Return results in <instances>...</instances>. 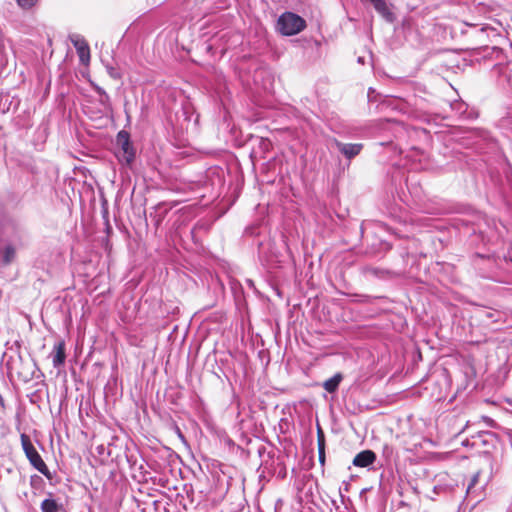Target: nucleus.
<instances>
[{"mask_svg":"<svg viewBox=\"0 0 512 512\" xmlns=\"http://www.w3.org/2000/svg\"><path fill=\"white\" fill-rule=\"evenodd\" d=\"M13 254V249L8 247L5 252V260L6 262H9L10 255Z\"/></svg>","mask_w":512,"mask_h":512,"instance_id":"nucleus-20","label":"nucleus"},{"mask_svg":"<svg viewBox=\"0 0 512 512\" xmlns=\"http://www.w3.org/2000/svg\"><path fill=\"white\" fill-rule=\"evenodd\" d=\"M36 2L37 0H17L18 5L24 9L33 7Z\"/></svg>","mask_w":512,"mask_h":512,"instance_id":"nucleus-17","label":"nucleus"},{"mask_svg":"<svg viewBox=\"0 0 512 512\" xmlns=\"http://www.w3.org/2000/svg\"><path fill=\"white\" fill-rule=\"evenodd\" d=\"M376 460V454L372 450H363L359 452L353 459V465L365 468L373 464Z\"/></svg>","mask_w":512,"mask_h":512,"instance_id":"nucleus-6","label":"nucleus"},{"mask_svg":"<svg viewBox=\"0 0 512 512\" xmlns=\"http://www.w3.org/2000/svg\"><path fill=\"white\" fill-rule=\"evenodd\" d=\"M338 151L347 159L356 157L363 149L362 143H343L337 139L333 140Z\"/></svg>","mask_w":512,"mask_h":512,"instance_id":"nucleus-5","label":"nucleus"},{"mask_svg":"<svg viewBox=\"0 0 512 512\" xmlns=\"http://www.w3.org/2000/svg\"><path fill=\"white\" fill-rule=\"evenodd\" d=\"M108 73L111 77L115 79L120 78L119 73L113 67L108 68Z\"/></svg>","mask_w":512,"mask_h":512,"instance_id":"nucleus-19","label":"nucleus"},{"mask_svg":"<svg viewBox=\"0 0 512 512\" xmlns=\"http://www.w3.org/2000/svg\"><path fill=\"white\" fill-rule=\"evenodd\" d=\"M21 446L27 457L29 463L42 475H44L49 481L53 480L52 473L49 471L47 465L43 461L42 457L34 447L30 437L27 434H21Z\"/></svg>","mask_w":512,"mask_h":512,"instance_id":"nucleus-1","label":"nucleus"},{"mask_svg":"<svg viewBox=\"0 0 512 512\" xmlns=\"http://www.w3.org/2000/svg\"><path fill=\"white\" fill-rule=\"evenodd\" d=\"M69 40L75 47L81 63L85 64L90 59V48L83 36L77 33L69 35Z\"/></svg>","mask_w":512,"mask_h":512,"instance_id":"nucleus-4","label":"nucleus"},{"mask_svg":"<svg viewBox=\"0 0 512 512\" xmlns=\"http://www.w3.org/2000/svg\"><path fill=\"white\" fill-rule=\"evenodd\" d=\"M500 73H503L506 75V80L509 83V85L512 86V68L509 69V74H507L508 67H502V66H496L495 67Z\"/></svg>","mask_w":512,"mask_h":512,"instance_id":"nucleus-16","label":"nucleus"},{"mask_svg":"<svg viewBox=\"0 0 512 512\" xmlns=\"http://www.w3.org/2000/svg\"><path fill=\"white\" fill-rule=\"evenodd\" d=\"M393 453V448L388 445V444H385L383 446V455L386 457V458H390V456L392 455Z\"/></svg>","mask_w":512,"mask_h":512,"instance_id":"nucleus-18","label":"nucleus"},{"mask_svg":"<svg viewBox=\"0 0 512 512\" xmlns=\"http://www.w3.org/2000/svg\"><path fill=\"white\" fill-rule=\"evenodd\" d=\"M341 380L342 375L337 373L323 383V388L329 393H334L338 389Z\"/></svg>","mask_w":512,"mask_h":512,"instance_id":"nucleus-10","label":"nucleus"},{"mask_svg":"<svg viewBox=\"0 0 512 512\" xmlns=\"http://www.w3.org/2000/svg\"><path fill=\"white\" fill-rule=\"evenodd\" d=\"M116 143L119 147V151L116 153L118 160L130 165L135 159V149L131 144L130 134L126 130L119 131Z\"/></svg>","mask_w":512,"mask_h":512,"instance_id":"nucleus-3","label":"nucleus"},{"mask_svg":"<svg viewBox=\"0 0 512 512\" xmlns=\"http://www.w3.org/2000/svg\"><path fill=\"white\" fill-rule=\"evenodd\" d=\"M99 104L102 106V111L104 113L107 114L112 112V104L107 93L99 96Z\"/></svg>","mask_w":512,"mask_h":512,"instance_id":"nucleus-13","label":"nucleus"},{"mask_svg":"<svg viewBox=\"0 0 512 512\" xmlns=\"http://www.w3.org/2000/svg\"><path fill=\"white\" fill-rule=\"evenodd\" d=\"M318 456L321 465L325 463V440L321 429H318Z\"/></svg>","mask_w":512,"mask_h":512,"instance_id":"nucleus-11","label":"nucleus"},{"mask_svg":"<svg viewBox=\"0 0 512 512\" xmlns=\"http://www.w3.org/2000/svg\"><path fill=\"white\" fill-rule=\"evenodd\" d=\"M42 512H57L58 503L52 498H47L41 503Z\"/></svg>","mask_w":512,"mask_h":512,"instance_id":"nucleus-12","label":"nucleus"},{"mask_svg":"<svg viewBox=\"0 0 512 512\" xmlns=\"http://www.w3.org/2000/svg\"><path fill=\"white\" fill-rule=\"evenodd\" d=\"M306 28V21L293 12H284L277 20V30L285 36L300 33Z\"/></svg>","mask_w":512,"mask_h":512,"instance_id":"nucleus-2","label":"nucleus"},{"mask_svg":"<svg viewBox=\"0 0 512 512\" xmlns=\"http://www.w3.org/2000/svg\"><path fill=\"white\" fill-rule=\"evenodd\" d=\"M479 476H480V472H477L472 476V478L468 484V487H467V494L473 493V489L476 486V484L478 483Z\"/></svg>","mask_w":512,"mask_h":512,"instance_id":"nucleus-15","label":"nucleus"},{"mask_svg":"<svg viewBox=\"0 0 512 512\" xmlns=\"http://www.w3.org/2000/svg\"><path fill=\"white\" fill-rule=\"evenodd\" d=\"M261 146H263L264 149H268L270 146V142L268 140L261 139L260 140Z\"/></svg>","mask_w":512,"mask_h":512,"instance_id":"nucleus-21","label":"nucleus"},{"mask_svg":"<svg viewBox=\"0 0 512 512\" xmlns=\"http://www.w3.org/2000/svg\"><path fill=\"white\" fill-rule=\"evenodd\" d=\"M500 126L503 129L510 130L512 132V113H508L507 116L500 119Z\"/></svg>","mask_w":512,"mask_h":512,"instance_id":"nucleus-14","label":"nucleus"},{"mask_svg":"<svg viewBox=\"0 0 512 512\" xmlns=\"http://www.w3.org/2000/svg\"><path fill=\"white\" fill-rule=\"evenodd\" d=\"M95 91L98 93L99 96H101L102 94H106V91L100 86H95Z\"/></svg>","mask_w":512,"mask_h":512,"instance_id":"nucleus-22","label":"nucleus"},{"mask_svg":"<svg viewBox=\"0 0 512 512\" xmlns=\"http://www.w3.org/2000/svg\"><path fill=\"white\" fill-rule=\"evenodd\" d=\"M52 357V363L55 368H58L62 366L66 359V353H65V342L63 340L58 341L54 347L53 351L51 353Z\"/></svg>","mask_w":512,"mask_h":512,"instance_id":"nucleus-8","label":"nucleus"},{"mask_svg":"<svg viewBox=\"0 0 512 512\" xmlns=\"http://www.w3.org/2000/svg\"><path fill=\"white\" fill-rule=\"evenodd\" d=\"M478 32L480 36L485 35L487 39L493 43H498V39H503L502 35L497 31V29L488 25L482 26Z\"/></svg>","mask_w":512,"mask_h":512,"instance_id":"nucleus-9","label":"nucleus"},{"mask_svg":"<svg viewBox=\"0 0 512 512\" xmlns=\"http://www.w3.org/2000/svg\"><path fill=\"white\" fill-rule=\"evenodd\" d=\"M264 468L268 469L269 473L278 479H284L287 476L286 466L280 458L272 459L269 466L268 462H266Z\"/></svg>","mask_w":512,"mask_h":512,"instance_id":"nucleus-7","label":"nucleus"},{"mask_svg":"<svg viewBox=\"0 0 512 512\" xmlns=\"http://www.w3.org/2000/svg\"><path fill=\"white\" fill-rule=\"evenodd\" d=\"M368 271L374 275H378V269H376V268H370V269H368Z\"/></svg>","mask_w":512,"mask_h":512,"instance_id":"nucleus-23","label":"nucleus"}]
</instances>
